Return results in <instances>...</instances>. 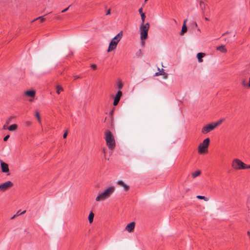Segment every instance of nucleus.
<instances>
[{"instance_id":"f257e3e1","label":"nucleus","mask_w":250,"mask_h":250,"mask_svg":"<svg viewBox=\"0 0 250 250\" xmlns=\"http://www.w3.org/2000/svg\"><path fill=\"white\" fill-rule=\"evenodd\" d=\"M115 190V188L114 187H108L96 197L95 199L96 201L102 202L107 199L114 192Z\"/></svg>"},{"instance_id":"f03ea898","label":"nucleus","mask_w":250,"mask_h":250,"mask_svg":"<svg viewBox=\"0 0 250 250\" xmlns=\"http://www.w3.org/2000/svg\"><path fill=\"white\" fill-rule=\"evenodd\" d=\"M106 144L108 148L113 150L115 146V141L112 132L109 130H106L104 132Z\"/></svg>"},{"instance_id":"7ed1b4c3","label":"nucleus","mask_w":250,"mask_h":250,"mask_svg":"<svg viewBox=\"0 0 250 250\" xmlns=\"http://www.w3.org/2000/svg\"><path fill=\"white\" fill-rule=\"evenodd\" d=\"M122 36L123 32L121 31L111 40L107 50L108 52L112 51L116 48L118 43L122 39Z\"/></svg>"},{"instance_id":"20e7f679","label":"nucleus","mask_w":250,"mask_h":250,"mask_svg":"<svg viewBox=\"0 0 250 250\" xmlns=\"http://www.w3.org/2000/svg\"><path fill=\"white\" fill-rule=\"evenodd\" d=\"M209 142L210 139L208 138L205 139L202 143L199 145L198 147V152L199 154H203L208 151Z\"/></svg>"},{"instance_id":"39448f33","label":"nucleus","mask_w":250,"mask_h":250,"mask_svg":"<svg viewBox=\"0 0 250 250\" xmlns=\"http://www.w3.org/2000/svg\"><path fill=\"white\" fill-rule=\"evenodd\" d=\"M149 28V24L147 22L145 24H141L139 30L140 32V38L147 39L148 31Z\"/></svg>"},{"instance_id":"423d86ee","label":"nucleus","mask_w":250,"mask_h":250,"mask_svg":"<svg viewBox=\"0 0 250 250\" xmlns=\"http://www.w3.org/2000/svg\"><path fill=\"white\" fill-rule=\"evenodd\" d=\"M231 167L236 170L246 168V165L238 159H235L232 161Z\"/></svg>"},{"instance_id":"0eeeda50","label":"nucleus","mask_w":250,"mask_h":250,"mask_svg":"<svg viewBox=\"0 0 250 250\" xmlns=\"http://www.w3.org/2000/svg\"><path fill=\"white\" fill-rule=\"evenodd\" d=\"M13 186V184L10 181H7L0 184V192H4Z\"/></svg>"},{"instance_id":"6e6552de","label":"nucleus","mask_w":250,"mask_h":250,"mask_svg":"<svg viewBox=\"0 0 250 250\" xmlns=\"http://www.w3.org/2000/svg\"><path fill=\"white\" fill-rule=\"evenodd\" d=\"M215 127H216L214 125L213 123H212L210 124H208L204 126L202 129V132L203 134H207L213 130Z\"/></svg>"},{"instance_id":"1a4fd4ad","label":"nucleus","mask_w":250,"mask_h":250,"mask_svg":"<svg viewBox=\"0 0 250 250\" xmlns=\"http://www.w3.org/2000/svg\"><path fill=\"white\" fill-rule=\"evenodd\" d=\"M0 163L2 171L4 173L8 172L9 171L8 165L1 160L0 161Z\"/></svg>"},{"instance_id":"9d476101","label":"nucleus","mask_w":250,"mask_h":250,"mask_svg":"<svg viewBox=\"0 0 250 250\" xmlns=\"http://www.w3.org/2000/svg\"><path fill=\"white\" fill-rule=\"evenodd\" d=\"M122 95V92L120 90H119L117 92V93L116 95V96L114 98V102H113L114 105H116L118 104Z\"/></svg>"},{"instance_id":"9b49d317","label":"nucleus","mask_w":250,"mask_h":250,"mask_svg":"<svg viewBox=\"0 0 250 250\" xmlns=\"http://www.w3.org/2000/svg\"><path fill=\"white\" fill-rule=\"evenodd\" d=\"M135 223L134 222L129 223L125 227V230L129 232H132L135 228Z\"/></svg>"},{"instance_id":"f8f14e48","label":"nucleus","mask_w":250,"mask_h":250,"mask_svg":"<svg viewBox=\"0 0 250 250\" xmlns=\"http://www.w3.org/2000/svg\"><path fill=\"white\" fill-rule=\"evenodd\" d=\"M117 184L119 186L122 187L126 191H127L129 189V186L127 184H125L123 181L119 180L117 182Z\"/></svg>"},{"instance_id":"ddd939ff","label":"nucleus","mask_w":250,"mask_h":250,"mask_svg":"<svg viewBox=\"0 0 250 250\" xmlns=\"http://www.w3.org/2000/svg\"><path fill=\"white\" fill-rule=\"evenodd\" d=\"M200 8L202 10V12L203 15H205V10L207 8V5L203 2L201 1L199 3Z\"/></svg>"},{"instance_id":"4468645a","label":"nucleus","mask_w":250,"mask_h":250,"mask_svg":"<svg viewBox=\"0 0 250 250\" xmlns=\"http://www.w3.org/2000/svg\"><path fill=\"white\" fill-rule=\"evenodd\" d=\"M24 94L31 97H34L36 94V92L34 90H28L25 92Z\"/></svg>"},{"instance_id":"2eb2a0df","label":"nucleus","mask_w":250,"mask_h":250,"mask_svg":"<svg viewBox=\"0 0 250 250\" xmlns=\"http://www.w3.org/2000/svg\"><path fill=\"white\" fill-rule=\"evenodd\" d=\"M216 50L223 53L227 52V49L224 45H221L216 47Z\"/></svg>"},{"instance_id":"dca6fc26","label":"nucleus","mask_w":250,"mask_h":250,"mask_svg":"<svg viewBox=\"0 0 250 250\" xmlns=\"http://www.w3.org/2000/svg\"><path fill=\"white\" fill-rule=\"evenodd\" d=\"M205 56V54L204 53H198L197 54V58L198 59V62H203L202 58Z\"/></svg>"},{"instance_id":"f3484780","label":"nucleus","mask_w":250,"mask_h":250,"mask_svg":"<svg viewBox=\"0 0 250 250\" xmlns=\"http://www.w3.org/2000/svg\"><path fill=\"white\" fill-rule=\"evenodd\" d=\"M18 125L16 124H13L8 127V129L10 131H16Z\"/></svg>"},{"instance_id":"a211bd4d","label":"nucleus","mask_w":250,"mask_h":250,"mask_svg":"<svg viewBox=\"0 0 250 250\" xmlns=\"http://www.w3.org/2000/svg\"><path fill=\"white\" fill-rule=\"evenodd\" d=\"M187 31V27L186 24H183L182 30L180 33L181 36L183 35L184 33H185Z\"/></svg>"},{"instance_id":"6ab92c4d","label":"nucleus","mask_w":250,"mask_h":250,"mask_svg":"<svg viewBox=\"0 0 250 250\" xmlns=\"http://www.w3.org/2000/svg\"><path fill=\"white\" fill-rule=\"evenodd\" d=\"M94 214L92 212H91L88 216V220L90 223H91L93 221Z\"/></svg>"},{"instance_id":"aec40b11","label":"nucleus","mask_w":250,"mask_h":250,"mask_svg":"<svg viewBox=\"0 0 250 250\" xmlns=\"http://www.w3.org/2000/svg\"><path fill=\"white\" fill-rule=\"evenodd\" d=\"M200 174H201L200 170H197L192 173V176L193 178H194L196 177L199 176L200 175Z\"/></svg>"},{"instance_id":"412c9836","label":"nucleus","mask_w":250,"mask_h":250,"mask_svg":"<svg viewBox=\"0 0 250 250\" xmlns=\"http://www.w3.org/2000/svg\"><path fill=\"white\" fill-rule=\"evenodd\" d=\"M63 90V88L60 85H57L56 86V92L57 93L59 94L61 91H62Z\"/></svg>"},{"instance_id":"4be33fe9","label":"nucleus","mask_w":250,"mask_h":250,"mask_svg":"<svg viewBox=\"0 0 250 250\" xmlns=\"http://www.w3.org/2000/svg\"><path fill=\"white\" fill-rule=\"evenodd\" d=\"M197 198L199 199H201V200H205V201H208L209 199L204 196H201V195H198L196 196Z\"/></svg>"},{"instance_id":"5701e85b","label":"nucleus","mask_w":250,"mask_h":250,"mask_svg":"<svg viewBox=\"0 0 250 250\" xmlns=\"http://www.w3.org/2000/svg\"><path fill=\"white\" fill-rule=\"evenodd\" d=\"M224 120V119H222L218 121L217 122L213 123V124H214V125L215 126V127H216L217 126L221 125Z\"/></svg>"},{"instance_id":"b1692460","label":"nucleus","mask_w":250,"mask_h":250,"mask_svg":"<svg viewBox=\"0 0 250 250\" xmlns=\"http://www.w3.org/2000/svg\"><path fill=\"white\" fill-rule=\"evenodd\" d=\"M141 20H142L141 24H145V19H146L145 13L141 14Z\"/></svg>"},{"instance_id":"393cba45","label":"nucleus","mask_w":250,"mask_h":250,"mask_svg":"<svg viewBox=\"0 0 250 250\" xmlns=\"http://www.w3.org/2000/svg\"><path fill=\"white\" fill-rule=\"evenodd\" d=\"M162 71H163V73H161V75H163V78L164 79H167L168 78V75L164 71V69H162Z\"/></svg>"},{"instance_id":"a878e982","label":"nucleus","mask_w":250,"mask_h":250,"mask_svg":"<svg viewBox=\"0 0 250 250\" xmlns=\"http://www.w3.org/2000/svg\"><path fill=\"white\" fill-rule=\"evenodd\" d=\"M41 20V22H43L45 21V19L44 18V16H41V17H39L38 18H37V19L34 20L32 22H34V21L37 20Z\"/></svg>"},{"instance_id":"bb28decb","label":"nucleus","mask_w":250,"mask_h":250,"mask_svg":"<svg viewBox=\"0 0 250 250\" xmlns=\"http://www.w3.org/2000/svg\"><path fill=\"white\" fill-rule=\"evenodd\" d=\"M146 39H143V38H140V40H141V46L144 47L145 46V40H146Z\"/></svg>"},{"instance_id":"cd10ccee","label":"nucleus","mask_w":250,"mask_h":250,"mask_svg":"<svg viewBox=\"0 0 250 250\" xmlns=\"http://www.w3.org/2000/svg\"><path fill=\"white\" fill-rule=\"evenodd\" d=\"M35 116H36V118H37L39 123H41V118H40L39 113L38 112H36Z\"/></svg>"},{"instance_id":"c85d7f7f","label":"nucleus","mask_w":250,"mask_h":250,"mask_svg":"<svg viewBox=\"0 0 250 250\" xmlns=\"http://www.w3.org/2000/svg\"><path fill=\"white\" fill-rule=\"evenodd\" d=\"M123 85L121 81L119 82L118 83V87L120 90L123 88Z\"/></svg>"},{"instance_id":"c756f323","label":"nucleus","mask_w":250,"mask_h":250,"mask_svg":"<svg viewBox=\"0 0 250 250\" xmlns=\"http://www.w3.org/2000/svg\"><path fill=\"white\" fill-rule=\"evenodd\" d=\"M242 84L243 86H247L248 83H247V81L246 80H243L242 81Z\"/></svg>"},{"instance_id":"7c9ffc66","label":"nucleus","mask_w":250,"mask_h":250,"mask_svg":"<svg viewBox=\"0 0 250 250\" xmlns=\"http://www.w3.org/2000/svg\"><path fill=\"white\" fill-rule=\"evenodd\" d=\"M91 67L93 69H96V68H97V65L95 64H91Z\"/></svg>"},{"instance_id":"2f4dec72","label":"nucleus","mask_w":250,"mask_h":250,"mask_svg":"<svg viewBox=\"0 0 250 250\" xmlns=\"http://www.w3.org/2000/svg\"><path fill=\"white\" fill-rule=\"evenodd\" d=\"M67 134H68V132L67 131H66L63 134V138H66L67 136Z\"/></svg>"},{"instance_id":"473e14b6","label":"nucleus","mask_w":250,"mask_h":250,"mask_svg":"<svg viewBox=\"0 0 250 250\" xmlns=\"http://www.w3.org/2000/svg\"><path fill=\"white\" fill-rule=\"evenodd\" d=\"M9 137H10V136L9 135L4 137V138L3 139L4 141H6L9 139Z\"/></svg>"},{"instance_id":"72a5a7b5","label":"nucleus","mask_w":250,"mask_h":250,"mask_svg":"<svg viewBox=\"0 0 250 250\" xmlns=\"http://www.w3.org/2000/svg\"><path fill=\"white\" fill-rule=\"evenodd\" d=\"M139 12L141 14H144V13L143 12V8H141L139 9Z\"/></svg>"},{"instance_id":"f704fd0d","label":"nucleus","mask_w":250,"mask_h":250,"mask_svg":"<svg viewBox=\"0 0 250 250\" xmlns=\"http://www.w3.org/2000/svg\"><path fill=\"white\" fill-rule=\"evenodd\" d=\"M70 6H68L67 8H66L64 9V10H62V13H64V12H65L67 11L68 10V9H69V7H70Z\"/></svg>"},{"instance_id":"c9c22d12","label":"nucleus","mask_w":250,"mask_h":250,"mask_svg":"<svg viewBox=\"0 0 250 250\" xmlns=\"http://www.w3.org/2000/svg\"><path fill=\"white\" fill-rule=\"evenodd\" d=\"M110 9H108L107 12H106V15H110Z\"/></svg>"},{"instance_id":"e433bc0d","label":"nucleus","mask_w":250,"mask_h":250,"mask_svg":"<svg viewBox=\"0 0 250 250\" xmlns=\"http://www.w3.org/2000/svg\"><path fill=\"white\" fill-rule=\"evenodd\" d=\"M26 124L27 125L29 126L31 125V123L30 122L27 121L26 122Z\"/></svg>"},{"instance_id":"4c0bfd02","label":"nucleus","mask_w":250,"mask_h":250,"mask_svg":"<svg viewBox=\"0 0 250 250\" xmlns=\"http://www.w3.org/2000/svg\"><path fill=\"white\" fill-rule=\"evenodd\" d=\"M159 75H161V73L157 72V73H155V76H159Z\"/></svg>"},{"instance_id":"58836bf2","label":"nucleus","mask_w":250,"mask_h":250,"mask_svg":"<svg viewBox=\"0 0 250 250\" xmlns=\"http://www.w3.org/2000/svg\"><path fill=\"white\" fill-rule=\"evenodd\" d=\"M229 34V32L227 31V32H226L224 33L223 34V36H225V35H227V34Z\"/></svg>"},{"instance_id":"ea45409f","label":"nucleus","mask_w":250,"mask_h":250,"mask_svg":"<svg viewBox=\"0 0 250 250\" xmlns=\"http://www.w3.org/2000/svg\"><path fill=\"white\" fill-rule=\"evenodd\" d=\"M187 21H188L187 19L185 20L184 21L183 24H186V22H187Z\"/></svg>"},{"instance_id":"a19ab883","label":"nucleus","mask_w":250,"mask_h":250,"mask_svg":"<svg viewBox=\"0 0 250 250\" xmlns=\"http://www.w3.org/2000/svg\"><path fill=\"white\" fill-rule=\"evenodd\" d=\"M10 119H9L7 122H6V124H9V123H10Z\"/></svg>"},{"instance_id":"79ce46f5","label":"nucleus","mask_w":250,"mask_h":250,"mask_svg":"<svg viewBox=\"0 0 250 250\" xmlns=\"http://www.w3.org/2000/svg\"><path fill=\"white\" fill-rule=\"evenodd\" d=\"M25 212H26V211H25V210H24V211H23L21 213H20V214H23L25 213Z\"/></svg>"},{"instance_id":"37998d69","label":"nucleus","mask_w":250,"mask_h":250,"mask_svg":"<svg viewBox=\"0 0 250 250\" xmlns=\"http://www.w3.org/2000/svg\"><path fill=\"white\" fill-rule=\"evenodd\" d=\"M247 234H248V235H249L250 238V231H248L247 232Z\"/></svg>"},{"instance_id":"c03bdc74","label":"nucleus","mask_w":250,"mask_h":250,"mask_svg":"<svg viewBox=\"0 0 250 250\" xmlns=\"http://www.w3.org/2000/svg\"><path fill=\"white\" fill-rule=\"evenodd\" d=\"M74 77H75V79H78V78H80V77H79V76H74Z\"/></svg>"},{"instance_id":"a18cd8bd","label":"nucleus","mask_w":250,"mask_h":250,"mask_svg":"<svg viewBox=\"0 0 250 250\" xmlns=\"http://www.w3.org/2000/svg\"><path fill=\"white\" fill-rule=\"evenodd\" d=\"M246 168H250V165H249L248 166H246Z\"/></svg>"},{"instance_id":"49530a36","label":"nucleus","mask_w":250,"mask_h":250,"mask_svg":"<svg viewBox=\"0 0 250 250\" xmlns=\"http://www.w3.org/2000/svg\"><path fill=\"white\" fill-rule=\"evenodd\" d=\"M17 215H19V214L15 215L14 216H13L12 217V219H13V218H15V217H16V216H17Z\"/></svg>"},{"instance_id":"de8ad7c7","label":"nucleus","mask_w":250,"mask_h":250,"mask_svg":"<svg viewBox=\"0 0 250 250\" xmlns=\"http://www.w3.org/2000/svg\"><path fill=\"white\" fill-rule=\"evenodd\" d=\"M248 86H249V87H250V79H249V84H248Z\"/></svg>"},{"instance_id":"09e8293b","label":"nucleus","mask_w":250,"mask_h":250,"mask_svg":"<svg viewBox=\"0 0 250 250\" xmlns=\"http://www.w3.org/2000/svg\"><path fill=\"white\" fill-rule=\"evenodd\" d=\"M113 113V110H112L110 112V115H112Z\"/></svg>"},{"instance_id":"8fccbe9b","label":"nucleus","mask_w":250,"mask_h":250,"mask_svg":"<svg viewBox=\"0 0 250 250\" xmlns=\"http://www.w3.org/2000/svg\"><path fill=\"white\" fill-rule=\"evenodd\" d=\"M105 150H106V148H104L103 149V151L105 153Z\"/></svg>"},{"instance_id":"3c124183","label":"nucleus","mask_w":250,"mask_h":250,"mask_svg":"<svg viewBox=\"0 0 250 250\" xmlns=\"http://www.w3.org/2000/svg\"><path fill=\"white\" fill-rule=\"evenodd\" d=\"M205 19L206 21H208V18H206V17L205 18Z\"/></svg>"},{"instance_id":"603ef678","label":"nucleus","mask_w":250,"mask_h":250,"mask_svg":"<svg viewBox=\"0 0 250 250\" xmlns=\"http://www.w3.org/2000/svg\"><path fill=\"white\" fill-rule=\"evenodd\" d=\"M5 127H6V125H4L3 126V129H5V128H6Z\"/></svg>"},{"instance_id":"864d4df0","label":"nucleus","mask_w":250,"mask_h":250,"mask_svg":"<svg viewBox=\"0 0 250 250\" xmlns=\"http://www.w3.org/2000/svg\"><path fill=\"white\" fill-rule=\"evenodd\" d=\"M194 26H195L196 27L197 26V24L196 22L194 23Z\"/></svg>"},{"instance_id":"5fc2aeb1","label":"nucleus","mask_w":250,"mask_h":250,"mask_svg":"<svg viewBox=\"0 0 250 250\" xmlns=\"http://www.w3.org/2000/svg\"><path fill=\"white\" fill-rule=\"evenodd\" d=\"M160 73H163L162 69H161V71H160Z\"/></svg>"},{"instance_id":"6e6d98bb","label":"nucleus","mask_w":250,"mask_h":250,"mask_svg":"<svg viewBox=\"0 0 250 250\" xmlns=\"http://www.w3.org/2000/svg\"><path fill=\"white\" fill-rule=\"evenodd\" d=\"M147 0H145V1L146 2Z\"/></svg>"}]
</instances>
